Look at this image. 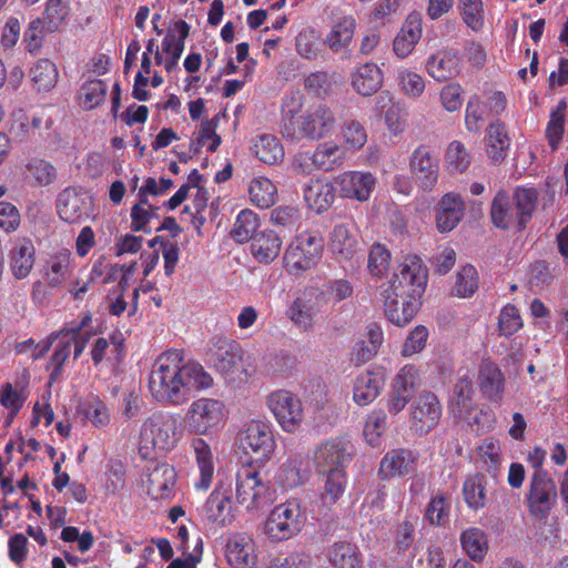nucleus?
I'll list each match as a JSON object with an SVG mask.
<instances>
[{
	"label": "nucleus",
	"mask_w": 568,
	"mask_h": 568,
	"mask_svg": "<svg viewBox=\"0 0 568 568\" xmlns=\"http://www.w3.org/2000/svg\"><path fill=\"white\" fill-rule=\"evenodd\" d=\"M212 376L201 364L185 362L183 351L171 349L162 353L155 361L150 378L149 389L160 404L181 406L194 392L210 388Z\"/></svg>",
	"instance_id": "obj_1"
},
{
	"label": "nucleus",
	"mask_w": 568,
	"mask_h": 568,
	"mask_svg": "<svg viewBox=\"0 0 568 568\" xmlns=\"http://www.w3.org/2000/svg\"><path fill=\"white\" fill-rule=\"evenodd\" d=\"M427 281L428 272L422 258L405 256L382 292L384 313L390 323L403 327L413 321L422 305Z\"/></svg>",
	"instance_id": "obj_2"
},
{
	"label": "nucleus",
	"mask_w": 568,
	"mask_h": 568,
	"mask_svg": "<svg viewBox=\"0 0 568 568\" xmlns=\"http://www.w3.org/2000/svg\"><path fill=\"white\" fill-rule=\"evenodd\" d=\"M303 98L285 95L282 100L280 131L290 141H320L329 135L336 125L334 111L323 103H316L302 111Z\"/></svg>",
	"instance_id": "obj_3"
},
{
	"label": "nucleus",
	"mask_w": 568,
	"mask_h": 568,
	"mask_svg": "<svg viewBox=\"0 0 568 568\" xmlns=\"http://www.w3.org/2000/svg\"><path fill=\"white\" fill-rule=\"evenodd\" d=\"M180 417L169 412H155L145 418L140 428L139 454L153 459L158 453L172 450L180 440Z\"/></svg>",
	"instance_id": "obj_4"
},
{
	"label": "nucleus",
	"mask_w": 568,
	"mask_h": 568,
	"mask_svg": "<svg viewBox=\"0 0 568 568\" xmlns=\"http://www.w3.org/2000/svg\"><path fill=\"white\" fill-rule=\"evenodd\" d=\"M324 250V240L313 231H304L287 245L283 263L291 275H301L313 270L320 262Z\"/></svg>",
	"instance_id": "obj_5"
},
{
	"label": "nucleus",
	"mask_w": 568,
	"mask_h": 568,
	"mask_svg": "<svg viewBox=\"0 0 568 568\" xmlns=\"http://www.w3.org/2000/svg\"><path fill=\"white\" fill-rule=\"evenodd\" d=\"M206 357L209 364L230 381L247 382L251 376L243 361V349L234 339L215 337Z\"/></svg>",
	"instance_id": "obj_6"
},
{
	"label": "nucleus",
	"mask_w": 568,
	"mask_h": 568,
	"mask_svg": "<svg viewBox=\"0 0 568 568\" xmlns=\"http://www.w3.org/2000/svg\"><path fill=\"white\" fill-rule=\"evenodd\" d=\"M306 519V511L301 503L297 499H288L271 510L264 531L272 541H285L303 529Z\"/></svg>",
	"instance_id": "obj_7"
},
{
	"label": "nucleus",
	"mask_w": 568,
	"mask_h": 568,
	"mask_svg": "<svg viewBox=\"0 0 568 568\" xmlns=\"http://www.w3.org/2000/svg\"><path fill=\"white\" fill-rule=\"evenodd\" d=\"M265 403L282 430L294 433L301 427L304 407L295 393L284 388L276 389L266 396Z\"/></svg>",
	"instance_id": "obj_8"
},
{
	"label": "nucleus",
	"mask_w": 568,
	"mask_h": 568,
	"mask_svg": "<svg viewBox=\"0 0 568 568\" xmlns=\"http://www.w3.org/2000/svg\"><path fill=\"white\" fill-rule=\"evenodd\" d=\"M557 501V488L547 470L534 471L529 480L527 506L530 515L546 519Z\"/></svg>",
	"instance_id": "obj_9"
},
{
	"label": "nucleus",
	"mask_w": 568,
	"mask_h": 568,
	"mask_svg": "<svg viewBox=\"0 0 568 568\" xmlns=\"http://www.w3.org/2000/svg\"><path fill=\"white\" fill-rule=\"evenodd\" d=\"M409 171L419 189L432 191L439 176V160L436 151L427 144L418 145L409 156Z\"/></svg>",
	"instance_id": "obj_10"
},
{
	"label": "nucleus",
	"mask_w": 568,
	"mask_h": 568,
	"mask_svg": "<svg viewBox=\"0 0 568 568\" xmlns=\"http://www.w3.org/2000/svg\"><path fill=\"white\" fill-rule=\"evenodd\" d=\"M419 383V372L413 364L399 369L387 394L386 408L392 415L399 414L414 397Z\"/></svg>",
	"instance_id": "obj_11"
},
{
	"label": "nucleus",
	"mask_w": 568,
	"mask_h": 568,
	"mask_svg": "<svg viewBox=\"0 0 568 568\" xmlns=\"http://www.w3.org/2000/svg\"><path fill=\"white\" fill-rule=\"evenodd\" d=\"M225 418V405L214 398L202 397L194 400L189 409L187 419L195 434L204 435Z\"/></svg>",
	"instance_id": "obj_12"
},
{
	"label": "nucleus",
	"mask_w": 568,
	"mask_h": 568,
	"mask_svg": "<svg viewBox=\"0 0 568 568\" xmlns=\"http://www.w3.org/2000/svg\"><path fill=\"white\" fill-rule=\"evenodd\" d=\"M341 197L365 202L369 199L376 179L371 172L345 171L334 178Z\"/></svg>",
	"instance_id": "obj_13"
},
{
	"label": "nucleus",
	"mask_w": 568,
	"mask_h": 568,
	"mask_svg": "<svg viewBox=\"0 0 568 568\" xmlns=\"http://www.w3.org/2000/svg\"><path fill=\"white\" fill-rule=\"evenodd\" d=\"M442 413V405L434 393L420 394L412 406V428L419 434L429 433L439 423Z\"/></svg>",
	"instance_id": "obj_14"
},
{
	"label": "nucleus",
	"mask_w": 568,
	"mask_h": 568,
	"mask_svg": "<svg viewBox=\"0 0 568 568\" xmlns=\"http://www.w3.org/2000/svg\"><path fill=\"white\" fill-rule=\"evenodd\" d=\"M418 454L408 448H393L381 459L378 477L381 480L405 477L417 468Z\"/></svg>",
	"instance_id": "obj_15"
},
{
	"label": "nucleus",
	"mask_w": 568,
	"mask_h": 568,
	"mask_svg": "<svg viewBox=\"0 0 568 568\" xmlns=\"http://www.w3.org/2000/svg\"><path fill=\"white\" fill-rule=\"evenodd\" d=\"M352 444L342 438L327 440L320 445L314 453V463L318 473L331 468L346 469L352 460Z\"/></svg>",
	"instance_id": "obj_16"
},
{
	"label": "nucleus",
	"mask_w": 568,
	"mask_h": 568,
	"mask_svg": "<svg viewBox=\"0 0 568 568\" xmlns=\"http://www.w3.org/2000/svg\"><path fill=\"white\" fill-rule=\"evenodd\" d=\"M243 448L256 456V459H268L275 449L272 426L262 420H252L242 439Z\"/></svg>",
	"instance_id": "obj_17"
},
{
	"label": "nucleus",
	"mask_w": 568,
	"mask_h": 568,
	"mask_svg": "<svg viewBox=\"0 0 568 568\" xmlns=\"http://www.w3.org/2000/svg\"><path fill=\"white\" fill-rule=\"evenodd\" d=\"M265 485L260 471L251 464L242 465L236 473V500L247 509L254 507L264 494Z\"/></svg>",
	"instance_id": "obj_18"
},
{
	"label": "nucleus",
	"mask_w": 568,
	"mask_h": 568,
	"mask_svg": "<svg viewBox=\"0 0 568 568\" xmlns=\"http://www.w3.org/2000/svg\"><path fill=\"white\" fill-rule=\"evenodd\" d=\"M176 484V471L168 463H156L148 473L144 486L153 499H170Z\"/></svg>",
	"instance_id": "obj_19"
},
{
	"label": "nucleus",
	"mask_w": 568,
	"mask_h": 568,
	"mask_svg": "<svg viewBox=\"0 0 568 568\" xmlns=\"http://www.w3.org/2000/svg\"><path fill=\"white\" fill-rule=\"evenodd\" d=\"M505 376L499 366L489 358L481 361L478 368V387L484 398L500 405L505 392Z\"/></svg>",
	"instance_id": "obj_20"
},
{
	"label": "nucleus",
	"mask_w": 568,
	"mask_h": 568,
	"mask_svg": "<svg viewBox=\"0 0 568 568\" xmlns=\"http://www.w3.org/2000/svg\"><path fill=\"white\" fill-rule=\"evenodd\" d=\"M337 186L335 180L312 179L303 189V197L310 210L322 214L335 202Z\"/></svg>",
	"instance_id": "obj_21"
},
{
	"label": "nucleus",
	"mask_w": 568,
	"mask_h": 568,
	"mask_svg": "<svg viewBox=\"0 0 568 568\" xmlns=\"http://www.w3.org/2000/svg\"><path fill=\"white\" fill-rule=\"evenodd\" d=\"M425 68L428 75L435 81L450 80L460 72L459 53L454 49H442L428 57Z\"/></svg>",
	"instance_id": "obj_22"
},
{
	"label": "nucleus",
	"mask_w": 568,
	"mask_h": 568,
	"mask_svg": "<svg viewBox=\"0 0 568 568\" xmlns=\"http://www.w3.org/2000/svg\"><path fill=\"white\" fill-rule=\"evenodd\" d=\"M329 248L339 261H349L359 251L357 232L353 224H336L331 233Z\"/></svg>",
	"instance_id": "obj_23"
},
{
	"label": "nucleus",
	"mask_w": 568,
	"mask_h": 568,
	"mask_svg": "<svg viewBox=\"0 0 568 568\" xmlns=\"http://www.w3.org/2000/svg\"><path fill=\"white\" fill-rule=\"evenodd\" d=\"M423 20L418 12H412L394 39L393 51L399 59L412 54L423 32Z\"/></svg>",
	"instance_id": "obj_24"
},
{
	"label": "nucleus",
	"mask_w": 568,
	"mask_h": 568,
	"mask_svg": "<svg viewBox=\"0 0 568 568\" xmlns=\"http://www.w3.org/2000/svg\"><path fill=\"white\" fill-rule=\"evenodd\" d=\"M465 204L460 194L446 193L438 203L436 217L437 229L440 233L453 231L463 220Z\"/></svg>",
	"instance_id": "obj_25"
},
{
	"label": "nucleus",
	"mask_w": 568,
	"mask_h": 568,
	"mask_svg": "<svg viewBox=\"0 0 568 568\" xmlns=\"http://www.w3.org/2000/svg\"><path fill=\"white\" fill-rule=\"evenodd\" d=\"M383 387V376L366 369L358 374L353 382V400L359 406H367L379 396Z\"/></svg>",
	"instance_id": "obj_26"
},
{
	"label": "nucleus",
	"mask_w": 568,
	"mask_h": 568,
	"mask_svg": "<svg viewBox=\"0 0 568 568\" xmlns=\"http://www.w3.org/2000/svg\"><path fill=\"white\" fill-rule=\"evenodd\" d=\"M232 501L227 487L219 485L206 499L203 511L210 523L226 525L231 521Z\"/></svg>",
	"instance_id": "obj_27"
},
{
	"label": "nucleus",
	"mask_w": 568,
	"mask_h": 568,
	"mask_svg": "<svg viewBox=\"0 0 568 568\" xmlns=\"http://www.w3.org/2000/svg\"><path fill=\"white\" fill-rule=\"evenodd\" d=\"M36 248L30 239L18 237L10 252V267L17 280L26 278L34 265Z\"/></svg>",
	"instance_id": "obj_28"
},
{
	"label": "nucleus",
	"mask_w": 568,
	"mask_h": 568,
	"mask_svg": "<svg viewBox=\"0 0 568 568\" xmlns=\"http://www.w3.org/2000/svg\"><path fill=\"white\" fill-rule=\"evenodd\" d=\"M326 558L332 568H363V555L354 542L341 540L326 550Z\"/></svg>",
	"instance_id": "obj_29"
},
{
	"label": "nucleus",
	"mask_w": 568,
	"mask_h": 568,
	"mask_svg": "<svg viewBox=\"0 0 568 568\" xmlns=\"http://www.w3.org/2000/svg\"><path fill=\"white\" fill-rule=\"evenodd\" d=\"M226 558L233 568H252L256 562L254 541L245 535H235L226 545Z\"/></svg>",
	"instance_id": "obj_30"
},
{
	"label": "nucleus",
	"mask_w": 568,
	"mask_h": 568,
	"mask_svg": "<svg viewBox=\"0 0 568 568\" xmlns=\"http://www.w3.org/2000/svg\"><path fill=\"white\" fill-rule=\"evenodd\" d=\"M475 406L471 379L468 376L459 377L454 385L448 403L449 413L455 418L462 419L466 414L473 413Z\"/></svg>",
	"instance_id": "obj_31"
},
{
	"label": "nucleus",
	"mask_w": 568,
	"mask_h": 568,
	"mask_svg": "<svg viewBox=\"0 0 568 568\" xmlns=\"http://www.w3.org/2000/svg\"><path fill=\"white\" fill-rule=\"evenodd\" d=\"M195 462L200 470V480L194 484L195 488L206 490L213 480L214 460L213 453L209 443L201 437H194L191 440Z\"/></svg>",
	"instance_id": "obj_32"
},
{
	"label": "nucleus",
	"mask_w": 568,
	"mask_h": 568,
	"mask_svg": "<svg viewBox=\"0 0 568 568\" xmlns=\"http://www.w3.org/2000/svg\"><path fill=\"white\" fill-rule=\"evenodd\" d=\"M281 248L282 240L280 235L272 230L256 233L251 242L252 255L260 263L268 264L273 262L278 256Z\"/></svg>",
	"instance_id": "obj_33"
},
{
	"label": "nucleus",
	"mask_w": 568,
	"mask_h": 568,
	"mask_svg": "<svg viewBox=\"0 0 568 568\" xmlns=\"http://www.w3.org/2000/svg\"><path fill=\"white\" fill-rule=\"evenodd\" d=\"M384 75L379 67L372 62L361 64L352 75V84L361 95H372L383 85Z\"/></svg>",
	"instance_id": "obj_34"
},
{
	"label": "nucleus",
	"mask_w": 568,
	"mask_h": 568,
	"mask_svg": "<svg viewBox=\"0 0 568 568\" xmlns=\"http://www.w3.org/2000/svg\"><path fill=\"white\" fill-rule=\"evenodd\" d=\"M57 209L67 223H79L88 216V203L73 190L67 189L59 194Z\"/></svg>",
	"instance_id": "obj_35"
},
{
	"label": "nucleus",
	"mask_w": 568,
	"mask_h": 568,
	"mask_svg": "<svg viewBox=\"0 0 568 568\" xmlns=\"http://www.w3.org/2000/svg\"><path fill=\"white\" fill-rule=\"evenodd\" d=\"M486 153L493 162H501L510 145L506 125L500 120L493 121L487 128Z\"/></svg>",
	"instance_id": "obj_36"
},
{
	"label": "nucleus",
	"mask_w": 568,
	"mask_h": 568,
	"mask_svg": "<svg viewBox=\"0 0 568 568\" xmlns=\"http://www.w3.org/2000/svg\"><path fill=\"white\" fill-rule=\"evenodd\" d=\"M175 28L180 32V37H176L173 33H168L162 41V50L169 55L164 62V68L169 73L178 67V62L184 50L185 39L190 33V26L183 20L178 21L175 23Z\"/></svg>",
	"instance_id": "obj_37"
},
{
	"label": "nucleus",
	"mask_w": 568,
	"mask_h": 568,
	"mask_svg": "<svg viewBox=\"0 0 568 568\" xmlns=\"http://www.w3.org/2000/svg\"><path fill=\"white\" fill-rule=\"evenodd\" d=\"M72 254L62 250L50 256L43 270V278L51 287H59L71 273Z\"/></svg>",
	"instance_id": "obj_38"
},
{
	"label": "nucleus",
	"mask_w": 568,
	"mask_h": 568,
	"mask_svg": "<svg viewBox=\"0 0 568 568\" xmlns=\"http://www.w3.org/2000/svg\"><path fill=\"white\" fill-rule=\"evenodd\" d=\"M538 192L534 187L518 186L514 191V203L516 205V227L524 231L530 222L536 210Z\"/></svg>",
	"instance_id": "obj_39"
},
{
	"label": "nucleus",
	"mask_w": 568,
	"mask_h": 568,
	"mask_svg": "<svg viewBox=\"0 0 568 568\" xmlns=\"http://www.w3.org/2000/svg\"><path fill=\"white\" fill-rule=\"evenodd\" d=\"M463 551L474 561L480 562L486 557L489 546L486 532L479 527H468L460 532Z\"/></svg>",
	"instance_id": "obj_40"
},
{
	"label": "nucleus",
	"mask_w": 568,
	"mask_h": 568,
	"mask_svg": "<svg viewBox=\"0 0 568 568\" xmlns=\"http://www.w3.org/2000/svg\"><path fill=\"white\" fill-rule=\"evenodd\" d=\"M254 155L268 165L280 164L284 160V148L281 141L272 134H262L253 143Z\"/></svg>",
	"instance_id": "obj_41"
},
{
	"label": "nucleus",
	"mask_w": 568,
	"mask_h": 568,
	"mask_svg": "<svg viewBox=\"0 0 568 568\" xmlns=\"http://www.w3.org/2000/svg\"><path fill=\"white\" fill-rule=\"evenodd\" d=\"M490 217L493 224L501 230H507L513 224H516L514 201H511L506 191L500 190L496 193L490 206Z\"/></svg>",
	"instance_id": "obj_42"
},
{
	"label": "nucleus",
	"mask_w": 568,
	"mask_h": 568,
	"mask_svg": "<svg viewBox=\"0 0 568 568\" xmlns=\"http://www.w3.org/2000/svg\"><path fill=\"white\" fill-rule=\"evenodd\" d=\"M417 524L418 517L414 514H406L395 524L393 539L397 554H405L415 546Z\"/></svg>",
	"instance_id": "obj_43"
},
{
	"label": "nucleus",
	"mask_w": 568,
	"mask_h": 568,
	"mask_svg": "<svg viewBox=\"0 0 568 568\" xmlns=\"http://www.w3.org/2000/svg\"><path fill=\"white\" fill-rule=\"evenodd\" d=\"M305 460L302 456L290 457L280 468L276 480L283 489L301 486L307 479V470L303 468Z\"/></svg>",
	"instance_id": "obj_44"
},
{
	"label": "nucleus",
	"mask_w": 568,
	"mask_h": 568,
	"mask_svg": "<svg viewBox=\"0 0 568 568\" xmlns=\"http://www.w3.org/2000/svg\"><path fill=\"white\" fill-rule=\"evenodd\" d=\"M318 171L332 172L345 162V149L333 141L322 142L314 150Z\"/></svg>",
	"instance_id": "obj_45"
},
{
	"label": "nucleus",
	"mask_w": 568,
	"mask_h": 568,
	"mask_svg": "<svg viewBox=\"0 0 568 568\" xmlns=\"http://www.w3.org/2000/svg\"><path fill=\"white\" fill-rule=\"evenodd\" d=\"M356 20L352 16L342 17L325 38V44L334 52L346 48L353 40Z\"/></svg>",
	"instance_id": "obj_46"
},
{
	"label": "nucleus",
	"mask_w": 568,
	"mask_h": 568,
	"mask_svg": "<svg viewBox=\"0 0 568 568\" xmlns=\"http://www.w3.org/2000/svg\"><path fill=\"white\" fill-rule=\"evenodd\" d=\"M450 497L448 493L434 490L425 509L424 518L433 526H444L449 521Z\"/></svg>",
	"instance_id": "obj_47"
},
{
	"label": "nucleus",
	"mask_w": 568,
	"mask_h": 568,
	"mask_svg": "<svg viewBox=\"0 0 568 568\" xmlns=\"http://www.w3.org/2000/svg\"><path fill=\"white\" fill-rule=\"evenodd\" d=\"M325 475L322 500L324 504H335L344 495L347 487L346 470L337 467L323 473Z\"/></svg>",
	"instance_id": "obj_48"
},
{
	"label": "nucleus",
	"mask_w": 568,
	"mask_h": 568,
	"mask_svg": "<svg viewBox=\"0 0 568 568\" xmlns=\"http://www.w3.org/2000/svg\"><path fill=\"white\" fill-rule=\"evenodd\" d=\"M250 200L261 209H268L277 200V187L265 176L254 178L248 185Z\"/></svg>",
	"instance_id": "obj_49"
},
{
	"label": "nucleus",
	"mask_w": 568,
	"mask_h": 568,
	"mask_svg": "<svg viewBox=\"0 0 568 568\" xmlns=\"http://www.w3.org/2000/svg\"><path fill=\"white\" fill-rule=\"evenodd\" d=\"M30 78L38 91H50L58 82V68L49 59H40L30 70Z\"/></svg>",
	"instance_id": "obj_50"
},
{
	"label": "nucleus",
	"mask_w": 568,
	"mask_h": 568,
	"mask_svg": "<svg viewBox=\"0 0 568 568\" xmlns=\"http://www.w3.org/2000/svg\"><path fill=\"white\" fill-rule=\"evenodd\" d=\"M463 497L468 508L473 510L483 509L487 505L486 487L483 476L476 474L465 479Z\"/></svg>",
	"instance_id": "obj_51"
},
{
	"label": "nucleus",
	"mask_w": 568,
	"mask_h": 568,
	"mask_svg": "<svg viewBox=\"0 0 568 568\" xmlns=\"http://www.w3.org/2000/svg\"><path fill=\"white\" fill-rule=\"evenodd\" d=\"M567 111V101L561 99L556 108L550 112L549 121L546 128V138L551 150H556L565 132V120Z\"/></svg>",
	"instance_id": "obj_52"
},
{
	"label": "nucleus",
	"mask_w": 568,
	"mask_h": 568,
	"mask_svg": "<svg viewBox=\"0 0 568 568\" xmlns=\"http://www.w3.org/2000/svg\"><path fill=\"white\" fill-rule=\"evenodd\" d=\"M106 93L108 85L103 80L87 81L79 91L81 105L87 110H93L105 101Z\"/></svg>",
	"instance_id": "obj_53"
},
{
	"label": "nucleus",
	"mask_w": 568,
	"mask_h": 568,
	"mask_svg": "<svg viewBox=\"0 0 568 568\" xmlns=\"http://www.w3.org/2000/svg\"><path fill=\"white\" fill-rule=\"evenodd\" d=\"M217 121L209 119L201 123L196 133L195 141L192 143L191 150L199 153L200 150L206 145L209 152H215L222 143V139L216 134Z\"/></svg>",
	"instance_id": "obj_54"
},
{
	"label": "nucleus",
	"mask_w": 568,
	"mask_h": 568,
	"mask_svg": "<svg viewBox=\"0 0 568 568\" xmlns=\"http://www.w3.org/2000/svg\"><path fill=\"white\" fill-rule=\"evenodd\" d=\"M463 22L473 31H480L485 23L483 0H458Z\"/></svg>",
	"instance_id": "obj_55"
},
{
	"label": "nucleus",
	"mask_w": 568,
	"mask_h": 568,
	"mask_svg": "<svg viewBox=\"0 0 568 568\" xmlns=\"http://www.w3.org/2000/svg\"><path fill=\"white\" fill-rule=\"evenodd\" d=\"M257 227V215L251 210H242L236 216L231 233L236 242L244 243L254 237Z\"/></svg>",
	"instance_id": "obj_56"
},
{
	"label": "nucleus",
	"mask_w": 568,
	"mask_h": 568,
	"mask_svg": "<svg viewBox=\"0 0 568 568\" xmlns=\"http://www.w3.org/2000/svg\"><path fill=\"white\" fill-rule=\"evenodd\" d=\"M341 138L345 149L357 151L367 142V131L357 120H346L341 126Z\"/></svg>",
	"instance_id": "obj_57"
},
{
	"label": "nucleus",
	"mask_w": 568,
	"mask_h": 568,
	"mask_svg": "<svg viewBox=\"0 0 568 568\" xmlns=\"http://www.w3.org/2000/svg\"><path fill=\"white\" fill-rule=\"evenodd\" d=\"M28 176L33 181V185L47 186L57 179L55 168L47 160L33 158L26 164Z\"/></svg>",
	"instance_id": "obj_58"
},
{
	"label": "nucleus",
	"mask_w": 568,
	"mask_h": 568,
	"mask_svg": "<svg viewBox=\"0 0 568 568\" xmlns=\"http://www.w3.org/2000/svg\"><path fill=\"white\" fill-rule=\"evenodd\" d=\"M287 313L291 321L301 329L308 332L314 327L316 310L310 302L296 298L291 304Z\"/></svg>",
	"instance_id": "obj_59"
},
{
	"label": "nucleus",
	"mask_w": 568,
	"mask_h": 568,
	"mask_svg": "<svg viewBox=\"0 0 568 568\" xmlns=\"http://www.w3.org/2000/svg\"><path fill=\"white\" fill-rule=\"evenodd\" d=\"M445 161L447 169L454 173H463L466 171L470 163L471 156L465 144L460 141H453L448 144Z\"/></svg>",
	"instance_id": "obj_60"
},
{
	"label": "nucleus",
	"mask_w": 568,
	"mask_h": 568,
	"mask_svg": "<svg viewBox=\"0 0 568 568\" xmlns=\"http://www.w3.org/2000/svg\"><path fill=\"white\" fill-rule=\"evenodd\" d=\"M387 428V415L382 409L373 410L366 419L364 426V436L366 442L372 447L379 445L381 437L384 435Z\"/></svg>",
	"instance_id": "obj_61"
},
{
	"label": "nucleus",
	"mask_w": 568,
	"mask_h": 568,
	"mask_svg": "<svg viewBox=\"0 0 568 568\" xmlns=\"http://www.w3.org/2000/svg\"><path fill=\"white\" fill-rule=\"evenodd\" d=\"M271 221L277 227L292 232L300 226L301 211L296 205H278L271 211Z\"/></svg>",
	"instance_id": "obj_62"
},
{
	"label": "nucleus",
	"mask_w": 568,
	"mask_h": 568,
	"mask_svg": "<svg viewBox=\"0 0 568 568\" xmlns=\"http://www.w3.org/2000/svg\"><path fill=\"white\" fill-rule=\"evenodd\" d=\"M69 16V6L64 0H48L42 21L49 32H57L64 24Z\"/></svg>",
	"instance_id": "obj_63"
},
{
	"label": "nucleus",
	"mask_w": 568,
	"mask_h": 568,
	"mask_svg": "<svg viewBox=\"0 0 568 568\" xmlns=\"http://www.w3.org/2000/svg\"><path fill=\"white\" fill-rule=\"evenodd\" d=\"M470 429L477 435L486 434L495 428L496 415L490 408H474L473 413L466 414L462 417Z\"/></svg>",
	"instance_id": "obj_64"
}]
</instances>
